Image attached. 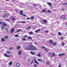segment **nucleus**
I'll use <instances>...</instances> for the list:
<instances>
[{"mask_svg":"<svg viewBox=\"0 0 67 67\" xmlns=\"http://www.w3.org/2000/svg\"><path fill=\"white\" fill-rule=\"evenodd\" d=\"M49 64H50V62L48 61L46 63L47 65H49Z\"/></svg>","mask_w":67,"mask_h":67,"instance_id":"a211bd4d","label":"nucleus"},{"mask_svg":"<svg viewBox=\"0 0 67 67\" xmlns=\"http://www.w3.org/2000/svg\"><path fill=\"white\" fill-rule=\"evenodd\" d=\"M37 65L36 64L34 65V66H35V67H37Z\"/></svg>","mask_w":67,"mask_h":67,"instance_id":"c03bdc74","label":"nucleus"},{"mask_svg":"<svg viewBox=\"0 0 67 67\" xmlns=\"http://www.w3.org/2000/svg\"><path fill=\"white\" fill-rule=\"evenodd\" d=\"M34 61H35V63H36V64H38V62H37V61H36V59H35L34 60Z\"/></svg>","mask_w":67,"mask_h":67,"instance_id":"2eb2a0df","label":"nucleus"},{"mask_svg":"<svg viewBox=\"0 0 67 67\" xmlns=\"http://www.w3.org/2000/svg\"><path fill=\"white\" fill-rule=\"evenodd\" d=\"M64 10V9L63 8H62V10Z\"/></svg>","mask_w":67,"mask_h":67,"instance_id":"052dcab7","label":"nucleus"},{"mask_svg":"<svg viewBox=\"0 0 67 67\" xmlns=\"http://www.w3.org/2000/svg\"><path fill=\"white\" fill-rule=\"evenodd\" d=\"M37 60L39 62H42V59H37Z\"/></svg>","mask_w":67,"mask_h":67,"instance_id":"dca6fc26","label":"nucleus"},{"mask_svg":"<svg viewBox=\"0 0 67 67\" xmlns=\"http://www.w3.org/2000/svg\"><path fill=\"white\" fill-rule=\"evenodd\" d=\"M22 30L21 29H19L17 31V32H20V31H21Z\"/></svg>","mask_w":67,"mask_h":67,"instance_id":"4be33fe9","label":"nucleus"},{"mask_svg":"<svg viewBox=\"0 0 67 67\" xmlns=\"http://www.w3.org/2000/svg\"><path fill=\"white\" fill-rule=\"evenodd\" d=\"M3 25H5V26H8V25H7L5 24L4 23H3Z\"/></svg>","mask_w":67,"mask_h":67,"instance_id":"cd10ccee","label":"nucleus"},{"mask_svg":"<svg viewBox=\"0 0 67 67\" xmlns=\"http://www.w3.org/2000/svg\"><path fill=\"white\" fill-rule=\"evenodd\" d=\"M63 5H67V3H64L63 4Z\"/></svg>","mask_w":67,"mask_h":67,"instance_id":"79ce46f5","label":"nucleus"},{"mask_svg":"<svg viewBox=\"0 0 67 67\" xmlns=\"http://www.w3.org/2000/svg\"><path fill=\"white\" fill-rule=\"evenodd\" d=\"M30 18H26V19H28V20H30Z\"/></svg>","mask_w":67,"mask_h":67,"instance_id":"864d4df0","label":"nucleus"},{"mask_svg":"<svg viewBox=\"0 0 67 67\" xmlns=\"http://www.w3.org/2000/svg\"><path fill=\"white\" fill-rule=\"evenodd\" d=\"M5 31L6 32H8V28H5Z\"/></svg>","mask_w":67,"mask_h":67,"instance_id":"a878e982","label":"nucleus"},{"mask_svg":"<svg viewBox=\"0 0 67 67\" xmlns=\"http://www.w3.org/2000/svg\"><path fill=\"white\" fill-rule=\"evenodd\" d=\"M47 4H48V5H49L50 7H52V5L51 3H47Z\"/></svg>","mask_w":67,"mask_h":67,"instance_id":"20e7f679","label":"nucleus"},{"mask_svg":"<svg viewBox=\"0 0 67 67\" xmlns=\"http://www.w3.org/2000/svg\"><path fill=\"white\" fill-rule=\"evenodd\" d=\"M30 19H34V16H31L30 18Z\"/></svg>","mask_w":67,"mask_h":67,"instance_id":"7c9ffc66","label":"nucleus"},{"mask_svg":"<svg viewBox=\"0 0 67 67\" xmlns=\"http://www.w3.org/2000/svg\"><path fill=\"white\" fill-rule=\"evenodd\" d=\"M14 36H15V37H19V35H15Z\"/></svg>","mask_w":67,"mask_h":67,"instance_id":"72a5a7b5","label":"nucleus"},{"mask_svg":"<svg viewBox=\"0 0 67 67\" xmlns=\"http://www.w3.org/2000/svg\"><path fill=\"white\" fill-rule=\"evenodd\" d=\"M6 21H10V20H8V19H6Z\"/></svg>","mask_w":67,"mask_h":67,"instance_id":"e433bc0d","label":"nucleus"},{"mask_svg":"<svg viewBox=\"0 0 67 67\" xmlns=\"http://www.w3.org/2000/svg\"><path fill=\"white\" fill-rule=\"evenodd\" d=\"M62 66V63H60L59 65V67H61Z\"/></svg>","mask_w":67,"mask_h":67,"instance_id":"412c9836","label":"nucleus"},{"mask_svg":"<svg viewBox=\"0 0 67 67\" xmlns=\"http://www.w3.org/2000/svg\"><path fill=\"white\" fill-rule=\"evenodd\" d=\"M5 40H8L9 38V37L8 36H5Z\"/></svg>","mask_w":67,"mask_h":67,"instance_id":"9b49d317","label":"nucleus"},{"mask_svg":"<svg viewBox=\"0 0 67 67\" xmlns=\"http://www.w3.org/2000/svg\"><path fill=\"white\" fill-rule=\"evenodd\" d=\"M28 38H29V39H30V40H32V38H31L30 37H28Z\"/></svg>","mask_w":67,"mask_h":67,"instance_id":"37998d69","label":"nucleus"},{"mask_svg":"<svg viewBox=\"0 0 67 67\" xmlns=\"http://www.w3.org/2000/svg\"><path fill=\"white\" fill-rule=\"evenodd\" d=\"M36 5V4H35L34 5V7H35Z\"/></svg>","mask_w":67,"mask_h":67,"instance_id":"5fc2aeb1","label":"nucleus"},{"mask_svg":"<svg viewBox=\"0 0 67 67\" xmlns=\"http://www.w3.org/2000/svg\"><path fill=\"white\" fill-rule=\"evenodd\" d=\"M62 44L63 46H64V45H65V44L64 43V42H62Z\"/></svg>","mask_w":67,"mask_h":67,"instance_id":"f704fd0d","label":"nucleus"},{"mask_svg":"<svg viewBox=\"0 0 67 67\" xmlns=\"http://www.w3.org/2000/svg\"><path fill=\"white\" fill-rule=\"evenodd\" d=\"M2 22H1V20H0V24L2 25Z\"/></svg>","mask_w":67,"mask_h":67,"instance_id":"a19ab883","label":"nucleus"},{"mask_svg":"<svg viewBox=\"0 0 67 67\" xmlns=\"http://www.w3.org/2000/svg\"><path fill=\"white\" fill-rule=\"evenodd\" d=\"M13 47H12L11 48H10V50H11V49H13Z\"/></svg>","mask_w":67,"mask_h":67,"instance_id":"3c124183","label":"nucleus"},{"mask_svg":"<svg viewBox=\"0 0 67 67\" xmlns=\"http://www.w3.org/2000/svg\"><path fill=\"white\" fill-rule=\"evenodd\" d=\"M42 48H43V49H45L46 48H45V47H42Z\"/></svg>","mask_w":67,"mask_h":67,"instance_id":"6e6d98bb","label":"nucleus"},{"mask_svg":"<svg viewBox=\"0 0 67 67\" xmlns=\"http://www.w3.org/2000/svg\"><path fill=\"white\" fill-rule=\"evenodd\" d=\"M6 1H8L9 0H5Z\"/></svg>","mask_w":67,"mask_h":67,"instance_id":"338daca9","label":"nucleus"},{"mask_svg":"<svg viewBox=\"0 0 67 67\" xmlns=\"http://www.w3.org/2000/svg\"><path fill=\"white\" fill-rule=\"evenodd\" d=\"M1 27L2 29H3V30L4 29H5V27H4V26L3 25H1Z\"/></svg>","mask_w":67,"mask_h":67,"instance_id":"1a4fd4ad","label":"nucleus"},{"mask_svg":"<svg viewBox=\"0 0 67 67\" xmlns=\"http://www.w3.org/2000/svg\"><path fill=\"white\" fill-rule=\"evenodd\" d=\"M30 53L31 54H32V55H34V54H35V53L34 52H33L32 51L30 52Z\"/></svg>","mask_w":67,"mask_h":67,"instance_id":"ddd939ff","label":"nucleus"},{"mask_svg":"<svg viewBox=\"0 0 67 67\" xmlns=\"http://www.w3.org/2000/svg\"><path fill=\"white\" fill-rule=\"evenodd\" d=\"M12 62H10L9 63V65H12Z\"/></svg>","mask_w":67,"mask_h":67,"instance_id":"6ab92c4d","label":"nucleus"},{"mask_svg":"<svg viewBox=\"0 0 67 67\" xmlns=\"http://www.w3.org/2000/svg\"><path fill=\"white\" fill-rule=\"evenodd\" d=\"M40 53L41 52H39V53L38 54V57H40V56H41V55H40Z\"/></svg>","mask_w":67,"mask_h":67,"instance_id":"393cba45","label":"nucleus"},{"mask_svg":"<svg viewBox=\"0 0 67 67\" xmlns=\"http://www.w3.org/2000/svg\"><path fill=\"white\" fill-rule=\"evenodd\" d=\"M25 49L29 51H35V50H36V48L33 45H31L29 46L27 48H26Z\"/></svg>","mask_w":67,"mask_h":67,"instance_id":"f257e3e1","label":"nucleus"},{"mask_svg":"<svg viewBox=\"0 0 67 67\" xmlns=\"http://www.w3.org/2000/svg\"><path fill=\"white\" fill-rule=\"evenodd\" d=\"M29 34H33V32H30Z\"/></svg>","mask_w":67,"mask_h":67,"instance_id":"2f4dec72","label":"nucleus"},{"mask_svg":"<svg viewBox=\"0 0 67 67\" xmlns=\"http://www.w3.org/2000/svg\"><path fill=\"white\" fill-rule=\"evenodd\" d=\"M37 44V43L36 42L35 43V44L36 45H38V44Z\"/></svg>","mask_w":67,"mask_h":67,"instance_id":"8fccbe9b","label":"nucleus"},{"mask_svg":"<svg viewBox=\"0 0 67 67\" xmlns=\"http://www.w3.org/2000/svg\"><path fill=\"white\" fill-rule=\"evenodd\" d=\"M61 40H64V37H61Z\"/></svg>","mask_w":67,"mask_h":67,"instance_id":"a18cd8bd","label":"nucleus"},{"mask_svg":"<svg viewBox=\"0 0 67 67\" xmlns=\"http://www.w3.org/2000/svg\"><path fill=\"white\" fill-rule=\"evenodd\" d=\"M21 48V47L20 46H18L17 47V49L18 50L20 48Z\"/></svg>","mask_w":67,"mask_h":67,"instance_id":"aec40b11","label":"nucleus"},{"mask_svg":"<svg viewBox=\"0 0 67 67\" xmlns=\"http://www.w3.org/2000/svg\"><path fill=\"white\" fill-rule=\"evenodd\" d=\"M1 40L2 42H3V41H5V39L3 38H1Z\"/></svg>","mask_w":67,"mask_h":67,"instance_id":"f3484780","label":"nucleus"},{"mask_svg":"<svg viewBox=\"0 0 67 67\" xmlns=\"http://www.w3.org/2000/svg\"><path fill=\"white\" fill-rule=\"evenodd\" d=\"M47 12H51V11L48 10L47 11Z\"/></svg>","mask_w":67,"mask_h":67,"instance_id":"09e8293b","label":"nucleus"},{"mask_svg":"<svg viewBox=\"0 0 67 67\" xmlns=\"http://www.w3.org/2000/svg\"><path fill=\"white\" fill-rule=\"evenodd\" d=\"M49 32V31H48V30H46L45 32L46 33H48V32Z\"/></svg>","mask_w":67,"mask_h":67,"instance_id":"c9c22d12","label":"nucleus"},{"mask_svg":"<svg viewBox=\"0 0 67 67\" xmlns=\"http://www.w3.org/2000/svg\"><path fill=\"white\" fill-rule=\"evenodd\" d=\"M20 15H23L24 14H23V11H22V10L21 11H20Z\"/></svg>","mask_w":67,"mask_h":67,"instance_id":"6e6552de","label":"nucleus"},{"mask_svg":"<svg viewBox=\"0 0 67 67\" xmlns=\"http://www.w3.org/2000/svg\"><path fill=\"white\" fill-rule=\"evenodd\" d=\"M41 13H42V11H41V12H40Z\"/></svg>","mask_w":67,"mask_h":67,"instance_id":"0e129e2a","label":"nucleus"},{"mask_svg":"<svg viewBox=\"0 0 67 67\" xmlns=\"http://www.w3.org/2000/svg\"><path fill=\"white\" fill-rule=\"evenodd\" d=\"M65 15H64V18H65Z\"/></svg>","mask_w":67,"mask_h":67,"instance_id":"69168bd1","label":"nucleus"},{"mask_svg":"<svg viewBox=\"0 0 67 67\" xmlns=\"http://www.w3.org/2000/svg\"><path fill=\"white\" fill-rule=\"evenodd\" d=\"M19 22H21V21H17V23H19Z\"/></svg>","mask_w":67,"mask_h":67,"instance_id":"4d7b16f0","label":"nucleus"},{"mask_svg":"<svg viewBox=\"0 0 67 67\" xmlns=\"http://www.w3.org/2000/svg\"><path fill=\"white\" fill-rule=\"evenodd\" d=\"M40 30H41V29H38L36 30H35V33H37V32H39V31H40Z\"/></svg>","mask_w":67,"mask_h":67,"instance_id":"39448f33","label":"nucleus"},{"mask_svg":"<svg viewBox=\"0 0 67 67\" xmlns=\"http://www.w3.org/2000/svg\"><path fill=\"white\" fill-rule=\"evenodd\" d=\"M58 34H59V35H60V36H62V34H61V33L60 32H59L58 33Z\"/></svg>","mask_w":67,"mask_h":67,"instance_id":"5701e85b","label":"nucleus"},{"mask_svg":"<svg viewBox=\"0 0 67 67\" xmlns=\"http://www.w3.org/2000/svg\"><path fill=\"white\" fill-rule=\"evenodd\" d=\"M66 18H64V20H66Z\"/></svg>","mask_w":67,"mask_h":67,"instance_id":"680f3d73","label":"nucleus"},{"mask_svg":"<svg viewBox=\"0 0 67 67\" xmlns=\"http://www.w3.org/2000/svg\"><path fill=\"white\" fill-rule=\"evenodd\" d=\"M11 52H10V51H8V52H7V54H10L11 53Z\"/></svg>","mask_w":67,"mask_h":67,"instance_id":"c85d7f7f","label":"nucleus"},{"mask_svg":"<svg viewBox=\"0 0 67 67\" xmlns=\"http://www.w3.org/2000/svg\"><path fill=\"white\" fill-rule=\"evenodd\" d=\"M56 44H57V42H55L54 43H52V45H54V46H55V45H56Z\"/></svg>","mask_w":67,"mask_h":67,"instance_id":"0eeeda50","label":"nucleus"},{"mask_svg":"<svg viewBox=\"0 0 67 67\" xmlns=\"http://www.w3.org/2000/svg\"><path fill=\"white\" fill-rule=\"evenodd\" d=\"M46 11V10H45L44 9H43L42 10V12H45Z\"/></svg>","mask_w":67,"mask_h":67,"instance_id":"ea45409f","label":"nucleus"},{"mask_svg":"<svg viewBox=\"0 0 67 67\" xmlns=\"http://www.w3.org/2000/svg\"><path fill=\"white\" fill-rule=\"evenodd\" d=\"M20 66V64L18 63L16 64V66H17V67H19Z\"/></svg>","mask_w":67,"mask_h":67,"instance_id":"9d476101","label":"nucleus"},{"mask_svg":"<svg viewBox=\"0 0 67 67\" xmlns=\"http://www.w3.org/2000/svg\"><path fill=\"white\" fill-rule=\"evenodd\" d=\"M21 23H26V21H23L21 22Z\"/></svg>","mask_w":67,"mask_h":67,"instance_id":"49530a36","label":"nucleus"},{"mask_svg":"<svg viewBox=\"0 0 67 67\" xmlns=\"http://www.w3.org/2000/svg\"><path fill=\"white\" fill-rule=\"evenodd\" d=\"M31 26H30L28 27V29H30L31 28Z\"/></svg>","mask_w":67,"mask_h":67,"instance_id":"603ef678","label":"nucleus"},{"mask_svg":"<svg viewBox=\"0 0 67 67\" xmlns=\"http://www.w3.org/2000/svg\"><path fill=\"white\" fill-rule=\"evenodd\" d=\"M14 29H12L11 30H10V32H11V33H12L14 32Z\"/></svg>","mask_w":67,"mask_h":67,"instance_id":"f8f14e48","label":"nucleus"},{"mask_svg":"<svg viewBox=\"0 0 67 67\" xmlns=\"http://www.w3.org/2000/svg\"><path fill=\"white\" fill-rule=\"evenodd\" d=\"M59 56H64L65 55V54L64 53H60L59 54Z\"/></svg>","mask_w":67,"mask_h":67,"instance_id":"f03ea898","label":"nucleus"},{"mask_svg":"<svg viewBox=\"0 0 67 67\" xmlns=\"http://www.w3.org/2000/svg\"><path fill=\"white\" fill-rule=\"evenodd\" d=\"M0 12H1V11H0Z\"/></svg>","mask_w":67,"mask_h":67,"instance_id":"774afa93","label":"nucleus"},{"mask_svg":"<svg viewBox=\"0 0 67 67\" xmlns=\"http://www.w3.org/2000/svg\"><path fill=\"white\" fill-rule=\"evenodd\" d=\"M43 22L44 23H47V21L46 20H43Z\"/></svg>","mask_w":67,"mask_h":67,"instance_id":"423d86ee","label":"nucleus"},{"mask_svg":"<svg viewBox=\"0 0 67 67\" xmlns=\"http://www.w3.org/2000/svg\"><path fill=\"white\" fill-rule=\"evenodd\" d=\"M29 29L28 28H27L26 29V30H28Z\"/></svg>","mask_w":67,"mask_h":67,"instance_id":"13d9d810","label":"nucleus"},{"mask_svg":"<svg viewBox=\"0 0 67 67\" xmlns=\"http://www.w3.org/2000/svg\"><path fill=\"white\" fill-rule=\"evenodd\" d=\"M4 56L5 57H10V55H7V54L5 53H4Z\"/></svg>","mask_w":67,"mask_h":67,"instance_id":"7ed1b4c3","label":"nucleus"},{"mask_svg":"<svg viewBox=\"0 0 67 67\" xmlns=\"http://www.w3.org/2000/svg\"><path fill=\"white\" fill-rule=\"evenodd\" d=\"M23 40V41H26V38H23L22 39Z\"/></svg>","mask_w":67,"mask_h":67,"instance_id":"4c0bfd02","label":"nucleus"},{"mask_svg":"<svg viewBox=\"0 0 67 67\" xmlns=\"http://www.w3.org/2000/svg\"><path fill=\"white\" fill-rule=\"evenodd\" d=\"M21 53H22V51H19V54L20 55H21Z\"/></svg>","mask_w":67,"mask_h":67,"instance_id":"473e14b6","label":"nucleus"},{"mask_svg":"<svg viewBox=\"0 0 67 67\" xmlns=\"http://www.w3.org/2000/svg\"><path fill=\"white\" fill-rule=\"evenodd\" d=\"M52 55L53 56H55V54L54 53H52Z\"/></svg>","mask_w":67,"mask_h":67,"instance_id":"bb28decb","label":"nucleus"},{"mask_svg":"<svg viewBox=\"0 0 67 67\" xmlns=\"http://www.w3.org/2000/svg\"><path fill=\"white\" fill-rule=\"evenodd\" d=\"M12 20H13V21H15V18H14L13 17V16H12Z\"/></svg>","mask_w":67,"mask_h":67,"instance_id":"b1692460","label":"nucleus"},{"mask_svg":"<svg viewBox=\"0 0 67 67\" xmlns=\"http://www.w3.org/2000/svg\"><path fill=\"white\" fill-rule=\"evenodd\" d=\"M49 43L51 44H53V43H54V42H53V41L52 40H50L49 41Z\"/></svg>","mask_w":67,"mask_h":67,"instance_id":"4468645a","label":"nucleus"},{"mask_svg":"<svg viewBox=\"0 0 67 67\" xmlns=\"http://www.w3.org/2000/svg\"><path fill=\"white\" fill-rule=\"evenodd\" d=\"M4 16H3V18H4Z\"/></svg>","mask_w":67,"mask_h":67,"instance_id":"e2e57ef3","label":"nucleus"},{"mask_svg":"<svg viewBox=\"0 0 67 67\" xmlns=\"http://www.w3.org/2000/svg\"><path fill=\"white\" fill-rule=\"evenodd\" d=\"M45 51H46V52H48V51L47 50V49H46V48H45Z\"/></svg>","mask_w":67,"mask_h":67,"instance_id":"de8ad7c7","label":"nucleus"},{"mask_svg":"<svg viewBox=\"0 0 67 67\" xmlns=\"http://www.w3.org/2000/svg\"><path fill=\"white\" fill-rule=\"evenodd\" d=\"M27 35H25V36H24V37H27Z\"/></svg>","mask_w":67,"mask_h":67,"instance_id":"bf43d9fd","label":"nucleus"},{"mask_svg":"<svg viewBox=\"0 0 67 67\" xmlns=\"http://www.w3.org/2000/svg\"><path fill=\"white\" fill-rule=\"evenodd\" d=\"M31 65H32V63H34V61L33 60H32L31 62Z\"/></svg>","mask_w":67,"mask_h":67,"instance_id":"c756f323","label":"nucleus"},{"mask_svg":"<svg viewBox=\"0 0 67 67\" xmlns=\"http://www.w3.org/2000/svg\"><path fill=\"white\" fill-rule=\"evenodd\" d=\"M23 15V16H25V17H27V15L24 14Z\"/></svg>","mask_w":67,"mask_h":67,"instance_id":"58836bf2","label":"nucleus"}]
</instances>
